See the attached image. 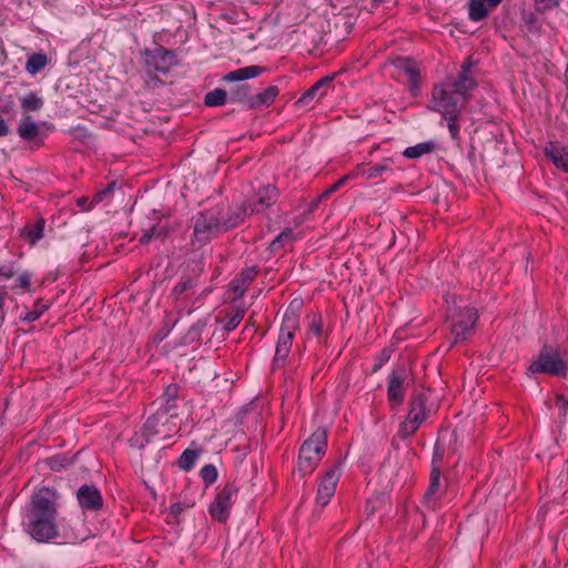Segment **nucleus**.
I'll use <instances>...</instances> for the list:
<instances>
[{
    "label": "nucleus",
    "instance_id": "nucleus-23",
    "mask_svg": "<svg viewBox=\"0 0 568 568\" xmlns=\"http://www.w3.org/2000/svg\"><path fill=\"white\" fill-rule=\"evenodd\" d=\"M390 160H385L384 162L367 166L365 164H361L357 166L355 175H361L366 180L376 179L382 176L384 173L390 172Z\"/></svg>",
    "mask_w": 568,
    "mask_h": 568
},
{
    "label": "nucleus",
    "instance_id": "nucleus-50",
    "mask_svg": "<svg viewBox=\"0 0 568 568\" xmlns=\"http://www.w3.org/2000/svg\"><path fill=\"white\" fill-rule=\"evenodd\" d=\"M556 405L560 408L566 409L568 407V400L564 396L559 395L556 398Z\"/></svg>",
    "mask_w": 568,
    "mask_h": 568
},
{
    "label": "nucleus",
    "instance_id": "nucleus-46",
    "mask_svg": "<svg viewBox=\"0 0 568 568\" xmlns=\"http://www.w3.org/2000/svg\"><path fill=\"white\" fill-rule=\"evenodd\" d=\"M255 275H256V271L254 267L245 268L241 272L239 278H240V282H243L244 284H246L248 286L251 284V282L254 280Z\"/></svg>",
    "mask_w": 568,
    "mask_h": 568
},
{
    "label": "nucleus",
    "instance_id": "nucleus-38",
    "mask_svg": "<svg viewBox=\"0 0 568 568\" xmlns=\"http://www.w3.org/2000/svg\"><path fill=\"white\" fill-rule=\"evenodd\" d=\"M560 0H535V8L539 12L552 10L559 6Z\"/></svg>",
    "mask_w": 568,
    "mask_h": 568
},
{
    "label": "nucleus",
    "instance_id": "nucleus-20",
    "mask_svg": "<svg viewBox=\"0 0 568 568\" xmlns=\"http://www.w3.org/2000/svg\"><path fill=\"white\" fill-rule=\"evenodd\" d=\"M503 0H470L469 19L478 22L487 17L488 12L497 7Z\"/></svg>",
    "mask_w": 568,
    "mask_h": 568
},
{
    "label": "nucleus",
    "instance_id": "nucleus-48",
    "mask_svg": "<svg viewBox=\"0 0 568 568\" xmlns=\"http://www.w3.org/2000/svg\"><path fill=\"white\" fill-rule=\"evenodd\" d=\"M310 332L315 336H320L322 334V322L320 317L314 316L312 318L310 324Z\"/></svg>",
    "mask_w": 568,
    "mask_h": 568
},
{
    "label": "nucleus",
    "instance_id": "nucleus-45",
    "mask_svg": "<svg viewBox=\"0 0 568 568\" xmlns=\"http://www.w3.org/2000/svg\"><path fill=\"white\" fill-rule=\"evenodd\" d=\"M160 236V232L158 231V229L155 226H152L148 230H144L143 231V234L142 236L140 237V242L142 244H146L149 243L153 237H158Z\"/></svg>",
    "mask_w": 568,
    "mask_h": 568
},
{
    "label": "nucleus",
    "instance_id": "nucleus-12",
    "mask_svg": "<svg viewBox=\"0 0 568 568\" xmlns=\"http://www.w3.org/2000/svg\"><path fill=\"white\" fill-rule=\"evenodd\" d=\"M277 189L274 185H263L256 193L254 200L248 201L246 204L250 212L260 213L273 205L277 199Z\"/></svg>",
    "mask_w": 568,
    "mask_h": 568
},
{
    "label": "nucleus",
    "instance_id": "nucleus-6",
    "mask_svg": "<svg viewBox=\"0 0 568 568\" xmlns=\"http://www.w3.org/2000/svg\"><path fill=\"white\" fill-rule=\"evenodd\" d=\"M297 326V316L293 313H285L275 346V354L273 357L274 367H281L285 364L293 345V339Z\"/></svg>",
    "mask_w": 568,
    "mask_h": 568
},
{
    "label": "nucleus",
    "instance_id": "nucleus-4",
    "mask_svg": "<svg viewBox=\"0 0 568 568\" xmlns=\"http://www.w3.org/2000/svg\"><path fill=\"white\" fill-rule=\"evenodd\" d=\"M222 207L214 206L204 212H199L193 217V245H204L225 231L222 223Z\"/></svg>",
    "mask_w": 568,
    "mask_h": 568
},
{
    "label": "nucleus",
    "instance_id": "nucleus-49",
    "mask_svg": "<svg viewBox=\"0 0 568 568\" xmlns=\"http://www.w3.org/2000/svg\"><path fill=\"white\" fill-rule=\"evenodd\" d=\"M191 287H192L191 281H183V282L178 283L173 291L175 294H182V293H185Z\"/></svg>",
    "mask_w": 568,
    "mask_h": 568
},
{
    "label": "nucleus",
    "instance_id": "nucleus-19",
    "mask_svg": "<svg viewBox=\"0 0 568 568\" xmlns=\"http://www.w3.org/2000/svg\"><path fill=\"white\" fill-rule=\"evenodd\" d=\"M252 213L250 212V207L247 206L246 202L235 205L232 207L227 214V217H225L222 214V223L225 231L236 227L241 223L245 221L247 216H250Z\"/></svg>",
    "mask_w": 568,
    "mask_h": 568
},
{
    "label": "nucleus",
    "instance_id": "nucleus-15",
    "mask_svg": "<svg viewBox=\"0 0 568 568\" xmlns=\"http://www.w3.org/2000/svg\"><path fill=\"white\" fill-rule=\"evenodd\" d=\"M545 155L557 169L568 173V149L565 145L558 142H549L545 146Z\"/></svg>",
    "mask_w": 568,
    "mask_h": 568
},
{
    "label": "nucleus",
    "instance_id": "nucleus-22",
    "mask_svg": "<svg viewBox=\"0 0 568 568\" xmlns=\"http://www.w3.org/2000/svg\"><path fill=\"white\" fill-rule=\"evenodd\" d=\"M264 70L265 69L260 65L240 68L225 74L224 81L235 82L257 78L264 72Z\"/></svg>",
    "mask_w": 568,
    "mask_h": 568
},
{
    "label": "nucleus",
    "instance_id": "nucleus-37",
    "mask_svg": "<svg viewBox=\"0 0 568 568\" xmlns=\"http://www.w3.org/2000/svg\"><path fill=\"white\" fill-rule=\"evenodd\" d=\"M459 113L456 114H444V119L447 120V126L450 133V136L456 140L459 135V125L457 124Z\"/></svg>",
    "mask_w": 568,
    "mask_h": 568
},
{
    "label": "nucleus",
    "instance_id": "nucleus-17",
    "mask_svg": "<svg viewBox=\"0 0 568 568\" xmlns=\"http://www.w3.org/2000/svg\"><path fill=\"white\" fill-rule=\"evenodd\" d=\"M395 68L404 73L412 87V90L418 88L419 84V65L415 60L409 58H399L394 62Z\"/></svg>",
    "mask_w": 568,
    "mask_h": 568
},
{
    "label": "nucleus",
    "instance_id": "nucleus-31",
    "mask_svg": "<svg viewBox=\"0 0 568 568\" xmlns=\"http://www.w3.org/2000/svg\"><path fill=\"white\" fill-rule=\"evenodd\" d=\"M43 220H40L37 223L27 225L23 229V234L30 241L31 244H34L43 236Z\"/></svg>",
    "mask_w": 568,
    "mask_h": 568
},
{
    "label": "nucleus",
    "instance_id": "nucleus-5",
    "mask_svg": "<svg viewBox=\"0 0 568 568\" xmlns=\"http://www.w3.org/2000/svg\"><path fill=\"white\" fill-rule=\"evenodd\" d=\"M567 373L568 364L557 349L550 347H544L528 366V375L547 374L564 377Z\"/></svg>",
    "mask_w": 568,
    "mask_h": 568
},
{
    "label": "nucleus",
    "instance_id": "nucleus-52",
    "mask_svg": "<svg viewBox=\"0 0 568 568\" xmlns=\"http://www.w3.org/2000/svg\"><path fill=\"white\" fill-rule=\"evenodd\" d=\"M323 199H324V197H322V195H321V196H318L317 199L313 200V201H312V204H311V209H310V210H314V209L317 206V204H318Z\"/></svg>",
    "mask_w": 568,
    "mask_h": 568
},
{
    "label": "nucleus",
    "instance_id": "nucleus-42",
    "mask_svg": "<svg viewBox=\"0 0 568 568\" xmlns=\"http://www.w3.org/2000/svg\"><path fill=\"white\" fill-rule=\"evenodd\" d=\"M114 190V183L108 184L103 190L95 193L92 197V204H98L102 202L105 197H108Z\"/></svg>",
    "mask_w": 568,
    "mask_h": 568
},
{
    "label": "nucleus",
    "instance_id": "nucleus-30",
    "mask_svg": "<svg viewBox=\"0 0 568 568\" xmlns=\"http://www.w3.org/2000/svg\"><path fill=\"white\" fill-rule=\"evenodd\" d=\"M227 93L225 90L216 88L205 94L204 103L209 106H219L225 104Z\"/></svg>",
    "mask_w": 568,
    "mask_h": 568
},
{
    "label": "nucleus",
    "instance_id": "nucleus-14",
    "mask_svg": "<svg viewBox=\"0 0 568 568\" xmlns=\"http://www.w3.org/2000/svg\"><path fill=\"white\" fill-rule=\"evenodd\" d=\"M443 494L444 489L440 485V474L437 469H433L430 474V484L424 496L425 506L435 510L438 507Z\"/></svg>",
    "mask_w": 568,
    "mask_h": 568
},
{
    "label": "nucleus",
    "instance_id": "nucleus-25",
    "mask_svg": "<svg viewBox=\"0 0 568 568\" xmlns=\"http://www.w3.org/2000/svg\"><path fill=\"white\" fill-rule=\"evenodd\" d=\"M21 109L24 112H37L44 105L43 98L37 92H28L27 94L19 98Z\"/></svg>",
    "mask_w": 568,
    "mask_h": 568
},
{
    "label": "nucleus",
    "instance_id": "nucleus-43",
    "mask_svg": "<svg viewBox=\"0 0 568 568\" xmlns=\"http://www.w3.org/2000/svg\"><path fill=\"white\" fill-rule=\"evenodd\" d=\"M165 404L161 406L158 410H162L163 418L168 420L169 418L175 417L178 414L175 412L176 404L175 402L168 404V400H164Z\"/></svg>",
    "mask_w": 568,
    "mask_h": 568
},
{
    "label": "nucleus",
    "instance_id": "nucleus-9",
    "mask_svg": "<svg viewBox=\"0 0 568 568\" xmlns=\"http://www.w3.org/2000/svg\"><path fill=\"white\" fill-rule=\"evenodd\" d=\"M478 316L474 308L465 307L452 314L453 343L464 342L474 332Z\"/></svg>",
    "mask_w": 568,
    "mask_h": 568
},
{
    "label": "nucleus",
    "instance_id": "nucleus-16",
    "mask_svg": "<svg viewBox=\"0 0 568 568\" xmlns=\"http://www.w3.org/2000/svg\"><path fill=\"white\" fill-rule=\"evenodd\" d=\"M333 79L334 75H326L316 81L306 92L303 93L297 103L306 105L316 98L325 97Z\"/></svg>",
    "mask_w": 568,
    "mask_h": 568
},
{
    "label": "nucleus",
    "instance_id": "nucleus-32",
    "mask_svg": "<svg viewBox=\"0 0 568 568\" xmlns=\"http://www.w3.org/2000/svg\"><path fill=\"white\" fill-rule=\"evenodd\" d=\"M244 315H245L244 307H235L229 315V317L224 324V329L227 332L235 329L237 327V325L244 318Z\"/></svg>",
    "mask_w": 568,
    "mask_h": 568
},
{
    "label": "nucleus",
    "instance_id": "nucleus-47",
    "mask_svg": "<svg viewBox=\"0 0 568 568\" xmlns=\"http://www.w3.org/2000/svg\"><path fill=\"white\" fill-rule=\"evenodd\" d=\"M178 397V386L169 385L163 394V399L168 400V404L175 402Z\"/></svg>",
    "mask_w": 568,
    "mask_h": 568
},
{
    "label": "nucleus",
    "instance_id": "nucleus-10",
    "mask_svg": "<svg viewBox=\"0 0 568 568\" xmlns=\"http://www.w3.org/2000/svg\"><path fill=\"white\" fill-rule=\"evenodd\" d=\"M236 494L237 487L232 483H227L223 488H221L216 494L214 501L210 506L209 510L211 516L220 523L226 521L233 505V498Z\"/></svg>",
    "mask_w": 568,
    "mask_h": 568
},
{
    "label": "nucleus",
    "instance_id": "nucleus-28",
    "mask_svg": "<svg viewBox=\"0 0 568 568\" xmlns=\"http://www.w3.org/2000/svg\"><path fill=\"white\" fill-rule=\"evenodd\" d=\"M50 307V304L48 302H43L42 300H38L34 304L32 310H29L24 313V315L21 316V320L23 322H34Z\"/></svg>",
    "mask_w": 568,
    "mask_h": 568
},
{
    "label": "nucleus",
    "instance_id": "nucleus-40",
    "mask_svg": "<svg viewBox=\"0 0 568 568\" xmlns=\"http://www.w3.org/2000/svg\"><path fill=\"white\" fill-rule=\"evenodd\" d=\"M247 285L240 282V278H234L230 284V290L234 293L233 300H236L245 293Z\"/></svg>",
    "mask_w": 568,
    "mask_h": 568
},
{
    "label": "nucleus",
    "instance_id": "nucleus-29",
    "mask_svg": "<svg viewBox=\"0 0 568 568\" xmlns=\"http://www.w3.org/2000/svg\"><path fill=\"white\" fill-rule=\"evenodd\" d=\"M248 93L250 87L241 84L231 90L229 99L231 102L242 103L247 109V100L251 98Z\"/></svg>",
    "mask_w": 568,
    "mask_h": 568
},
{
    "label": "nucleus",
    "instance_id": "nucleus-33",
    "mask_svg": "<svg viewBox=\"0 0 568 568\" xmlns=\"http://www.w3.org/2000/svg\"><path fill=\"white\" fill-rule=\"evenodd\" d=\"M294 240L293 230L285 229L283 230L271 243L270 248L272 251H277L282 248L285 244L292 242Z\"/></svg>",
    "mask_w": 568,
    "mask_h": 568
},
{
    "label": "nucleus",
    "instance_id": "nucleus-34",
    "mask_svg": "<svg viewBox=\"0 0 568 568\" xmlns=\"http://www.w3.org/2000/svg\"><path fill=\"white\" fill-rule=\"evenodd\" d=\"M197 457L199 454L195 450L185 449L179 459L180 468L184 470H190L194 466Z\"/></svg>",
    "mask_w": 568,
    "mask_h": 568
},
{
    "label": "nucleus",
    "instance_id": "nucleus-7",
    "mask_svg": "<svg viewBox=\"0 0 568 568\" xmlns=\"http://www.w3.org/2000/svg\"><path fill=\"white\" fill-rule=\"evenodd\" d=\"M427 397L424 393H414L409 403V412L406 419L399 425L398 435L403 438L412 436L426 420Z\"/></svg>",
    "mask_w": 568,
    "mask_h": 568
},
{
    "label": "nucleus",
    "instance_id": "nucleus-51",
    "mask_svg": "<svg viewBox=\"0 0 568 568\" xmlns=\"http://www.w3.org/2000/svg\"><path fill=\"white\" fill-rule=\"evenodd\" d=\"M87 201H88V199H87V197H81V199H79V200H78V205H79L80 207H82L83 210H89V209H91V206L93 205L92 203L90 204V206H89V207H85V206H84V204L87 203Z\"/></svg>",
    "mask_w": 568,
    "mask_h": 568
},
{
    "label": "nucleus",
    "instance_id": "nucleus-1",
    "mask_svg": "<svg viewBox=\"0 0 568 568\" xmlns=\"http://www.w3.org/2000/svg\"><path fill=\"white\" fill-rule=\"evenodd\" d=\"M58 495L49 487L36 490L22 510L21 526L23 531L37 542L53 539L75 541L79 536L65 523L58 519Z\"/></svg>",
    "mask_w": 568,
    "mask_h": 568
},
{
    "label": "nucleus",
    "instance_id": "nucleus-2",
    "mask_svg": "<svg viewBox=\"0 0 568 568\" xmlns=\"http://www.w3.org/2000/svg\"><path fill=\"white\" fill-rule=\"evenodd\" d=\"M469 69L470 63H464L457 79H447L435 84L428 109L442 115L460 113L476 87Z\"/></svg>",
    "mask_w": 568,
    "mask_h": 568
},
{
    "label": "nucleus",
    "instance_id": "nucleus-3",
    "mask_svg": "<svg viewBox=\"0 0 568 568\" xmlns=\"http://www.w3.org/2000/svg\"><path fill=\"white\" fill-rule=\"evenodd\" d=\"M327 447V434L324 428H317L301 446L297 470L302 476L313 473Z\"/></svg>",
    "mask_w": 568,
    "mask_h": 568
},
{
    "label": "nucleus",
    "instance_id": "nucleus-8",
    "mask_svg": "<svg viewBox=\"0 0 568 568\" xmlns=\"http://www.w3.org/2000/svg\"><path fill=\"white\" fill-rule=\"evenodd\" d=\"M408 386L409 372L405 366H398L390 372L387 379V399L393 409L403 405Z\"/></svg>",
    "mask_w": 568,
    "mask_h": 568
},
{
    "label": "nucleus",
    "instance_id": "nucleus-18",
    "mask_svg": "<svg viewBox=\"0 0 568 568\" xmlns=\"http://www.w3.org/2000/svg\"><path fill=\"white\" fill-rule=\"evenodd\" d=\"M151 62L158 71L166 73L171 67L176 64V58L172 51L159 47L152 51Z\"/></svg>",
    "mask_w": 568,
    "mask_h": 568
},
{
    "label": "nucleus",
    "instance_id": "nucleus-26",
    "mask_svg": "<svg viewBox=\"0 0 568 568\" xmlns=\"http://www.w3.org/2000/svg\"><path fill=\"white\" fill-rule=\"evenodd\" d=\"M435 149L434 142H422L404 150L403 155L407 159H418L425 154H429Z\"/></svg>",
    "mask_w": 568,
    "mask_h": 568
},
{
    "label": "nucleus",
    "instance_id": "nucleus-39",
    "mask_svg": "<svg viewBox=\"0 0 568 568\" xmlns=\"http://www.w3.org/2000/svg\"><path fill=\"white\" fill-rule=\"evenodd\" d=\"M16 274V263L14 262H6L0 263V277L4 280H9L13 277Z\"/></svg>",
    "mask_w": 568,
    "mask_h": 568
},
{
    "label": "nucleus",
    "instance_id": "nucleus-13",
    "mask_svg": "<svg viewBox=\"0 0 568 568\" xmlns=\"http://www.w3.org/2000/svg\"><path fill=\"white\" fill-rule=\"evenodd\" d=\"M77 497L80 506L84 510H98L102 507V496L95 486H81Z\"/></svg>",
    "mask_w": 568,
    "mask_h": 568
},
{
    "label": "nucleus",
    "instance_id": "nucleus-36",
    "mask_svg": "<svg viewBox=\"0 0 568 568\" xmlns=\"http://www.w3.org/2000/svg\"><path fill=\"white\" fill-rule=\"evenodd\" d=\"M201 478L207 486L212 485L217 479L216 467L212 464L205 465L201 469Z\"/></svg>",
    "mask_w": 568,
    "mask_h": 568
},
{
    "label": "nucleus",
    "instance_id": "nucleus-21",
    "mask_svg": "<svg viewBox=\"0 0 568 568\" xmlns=\"http://www.w3.org/2000/svg\"><path fill=\"white\" fill-rule=\"evenodd\" d=\"M278 94V88L275 85H271L266 88L264 91L252 95L250 100H247V109L256 110L263 106H268L275 100Z\"/></svg>",
    "mask_w": 568,
    "mask_h": 568
},
{
    "label": "nucleus",
    "instance_id": "nucleus-11",
    "mask_svg": "<svg viewBox=\"0 0 568 568\" xmlns=\"http://www.w3.org/2000/svg\"><path fill=\"white\" fill-rule=\"evenodd\" d=\"M342 469L339 465L332 466L323 476L316 496V504L324 507L335 494L336 485L341 478Z\"/></svg>",
    "mask_w": 568,
    "mask_h": 568
},
{
    "label": "nucleus",
    "instance_id": "nucleus-41",
    "mask_svg": "<svg viewBox=\"0 0 568 568\" xmlns=\"http://www.w3.org/2000/svg\"><path fill=\"white\" fill-rule=\"evenodd\" d=\"M31 278L32 273H30L29 271H23L19 273L16 278L17 286L29 291Z\"/></svg>",
    "mask_w": 568,
    "mask_h": 568
},
{
    "label": "nucleus",
    "instance_id": "nucleus-24",
    "mask_svg": "<svg viewBox=\"0 0 568 568\" xmlns=\"http://www.w3.org/2000/svg\"><path fill=\"white\" fill-rule=\"evenodd\" d=\"M17 132L22 140L33 141L38 136L40 128L30 115H24L20 120Z\"/></svg>",
    "mask_w": 568,
    "mask_h": 568
},
{
    "label": "nucleus",
    "instance_id": "nucleus-27",
    "mask_svg": "<svg viewBox=\"0 0 568 568\" xmlns=\"http://www.w3.org/2000/svg\"><path fill=\"white\" fill-rule=\"evenodd\" d=\"M47 63L48 58L44 53H33L27 60L26 70L30 74H37L47 65Z\"/></svg>",
    "mask_w": 568,
    "mask_h": 568
},
{
    "label": "nucleus",
    "instance_id": "nucleus-35",
    "mask_svg": "<svg viewBox=\"0 0 568 568\" xmlns=\"http://www.w3.org/2000/svg\"><path fill=\"white\" fill-rule=\"evenodd\" d=\"M163 413L162 410H156L155 414H153L151 417H149L144 424V429L148 433V435H154L158 434L159 430L156 429V426L160 422H162Z\"/></svg>",
    "mask_w": 568,
    "mask_h": 568
},
{
    "label": "nucleus",
    "instance_id": "nucleus-44",
    "mask_svg": "<svg viewBox=\"0 0 568 568\" xmlns=\"http://www.w3.org/2000/svg\"><path fill=\"white\" fill-rule=\"evenodd\" d=\"M352 176V174L349 175H345L343 178H341L339 180H337L333 185H331L327 190H325L323 193H322V197H328L332 193H334L335 191H337L342 185H344L346 183V181Z\"/></svg>",
    "mask_w": 568,
    "mask_h": 568
},
{
    "label": "nucleus",
    "instance_id": "nucleus-53",
    "mask_svg": "<svg viewBox=\"0 0 568 568\" xmlns=\"http://www.w3.org/2000/svg\"><path fill=\"white\" fill-rule=\"evenodd\" d=\"M51 467H52L53 469H58V466H55V460H54V459H52V460H51Z\"/></svg>",
    "mask_w": 568,
    "mask_h": 568
}]
</instances>
